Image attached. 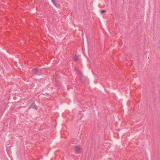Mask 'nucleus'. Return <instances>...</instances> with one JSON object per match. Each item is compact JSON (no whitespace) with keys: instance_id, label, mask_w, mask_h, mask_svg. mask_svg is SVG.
<instances>
[{"instance_id":"nucleus-1","label":"nucleus","mask_w":160,"mask_h":160,"mask_svg":"<svg viewBox=\"0 0 160 160\" xmlns=\"http://www.w3.org/2000/svg\"><path fill=\"white\" fill-rule=\"evenodd\" d=\"M75 150L77 152H79L80 150V148L78 146H76L74 148Z\"/></svg>"},{"instance_id":"nucleus-2","label":"nucleus","mask_w":160,"mask_h":160,"mask_svg":"<svg viewBox=\"0 0 160 160\" xmlns=\"http://www.w3.org/2000/svg\"><path fill=\"white\" fill-rule=\"evenodd\" d=\"M38 71V69L36 68H34L32 70V71L34 73H36Z\"/></svg>"},{"instance_id":"nucleus-3","label":"nucleus","mask_w":160,"mask_h":160,"mask_svg":"<svg viewBox=\"0 0 160 160\" xmlns=\"http://www.w3.org/2000/svg\"><path fill=\"white\" fill-rule=\"evenodd\" d=\"M78 59V56H77L76 55H75L74 58H73V59L75 61H77Z\"/></svg>"},{"instance_id":"nucleus-4","label":"nucleus","mask_w":160,"mask_h":160,"mask_svg":"<svg viewBox=\"0 0 160 160\" xmlns=\"http://www.w3.org/2000/svg\"><path fill=\"white\" fill-rule=\"evenodd\" d=\"M32 107L33 108H34L36 110L38 109V108L36 106L34 105H32Z\"/></svg>"},{"instance_id":"nucleus-5","label":"nucleus","mask_w":160,"mask_h":160,"mask_svg":"<svg viewBox=\"0 0 160 160\" xmlns=\"http://www.w3.org/2000/svg\"><path fill=\"white\" fill-rule=\"evenodd\" d=\"M52 2L53 4L56 6L57 5L55 2V0H52Z\"/></svg>"},{"instance_id":"nucleus-6","label":"nucleus","mask_w":160,"mask_h":160,"mask_svg":"<svg viewBox=\"0 0 160 160\" xmlns=\"http://www.w3.org/2000/svg\"><path fill=\"white\" fill-rule=\"evenodd\" d=\"M106 12V11L105 10H101L100 11V12L101 14L103 13L104 12Z\"/></svg>"}]
</instances>
